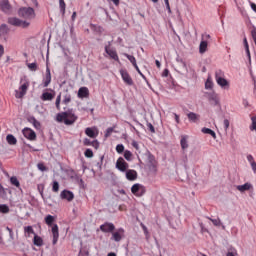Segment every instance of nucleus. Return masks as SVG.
Segmentation results:
<instances>
[{"label":"nucleus","mask_w":256,"mask_h":256,"mask_svg":"<svg viewBox=\"0 0 256 256\" xmlns=\"http://www.w3.org/2000/svg\"><path fill=\"white\" fill-rule=\"evenodd\" d=\"M77 119L78 117L75 115L73 109H68L67 111L56 115V121L58 123H64V125H73Z\"/></svg>","instance_id":"f257e3e1"},{"label":"nucleus","mask_w":256,"mask_h":256,"mask_svg":"<svg viewBox=\"0 0 256 256\" xmlns=\"http://www.w3.org/2000/svg\"><path fill=\"white\" fill-rule=\"evenodd\" d=\"M55 222V217L52 215H47L45 217V223L48 227H52V235H53V245H57V241H59V226L57 224H53Z\"/></svg>","instance_id":"f03ea898"},{"label":"nucleus","mask_w":256,"mask_h":256,"mask_svg":"<svg viewBox=\"0 0 256 256\" xmlns=\"http://www.w3.org/2000/svg\"><path fill=\"white\" fill-rule=\"evenodd\" d=\"M31 83L29 82V79L27 77H23L20 79V87L18 90H15V97L16 99H23L25 95H27V91L29 90V86Z\"/></svg>","instance_id":"7ed1b4c3"},{"label":"nucleus","mask_w":256,"mask_h":256,"mask_svg":"<svg viewBox=\"0 0 256 256\" xmlns=\"http://www.w3.org/2000/svg\"><path fill=\"white\" fill-rule=\"evenodd\" d=\"M215 79L219 87H221L222 89H229L230 84H229V81L225 79V73L223 71L217 70L215 72Z\"/></svg>","instance_id":"20e7f679"},{"label":"nucleus","mask_w":256,"mask_h":256,"mask_svg":"<svg viewBox=\"0 0 256 256\" xmlns=\"http://www.w3.org/2000/svg\"><path fill=\"white\" fill-rule=\"evenodd\" d=\"M205 96L207 97L209 103L214 107H221V98H219V94L217 92H206Z\"/></svg>","instance_id":"39448f33"},{"label":"nucleus","mask_w":256,"mask_h":256,"mask_svg":"<svg viewBox=\"0 0 256 256\" xmlns=\"http://www.w3.org/2000/svg\"><path fill=\"white\" fill-rule=\"evenodd\" d=\"M20 17L24 19H35V9L32 7H22L18 11Z\"/></svg>","instance_id":"423d86ee"},{"label":"nucleus","mask_w":256,"mask_h":256,"mask_svg":"<svg viewBox=\"0 0 256 256\" xmlns=\"http://www.w3.org/2000/svg\"><path fill=\"white\" fill-rule=\"evenodd\" d=\"M146 191L147 190L145 189V186H143L142 184H139V183H136L131 187V192L136 197H143V195H145Z\"/></svg>","instance_id":"0eeeda50"},{"label":"nucleus","mask_w":256,"mask_h":256,"mask_svg":"<svg viewBox=\"0 0 256 256\" xmlns=\"http://www.w3.org/2000/svg\"><path fill=\"white\" fill-rule=\"evenodd\" d=\"M8 23L9 25H13L14 27H23V28L29 27V22L23 21L15 17L9 18Z\"/></svg>","instance_id":"6e6552de"},{"label":"nucleus","mask_w":256,"mask_h":256,"mask_svg":"<svg viewBox=\"0 0 256 256\" xmlns=\"http://www.w3.org/2000/svg\"><path fill=\"white\" fill-rule=\"evenodd\" d=\"M116 169L121 173H125V171L129 169V163H127L123 157H119L116 161Z\"/></svg>","instance_id":"1a4fd4ad"},{"label":"nucleus","mask_w":256,"mask_h":256,"mask_svg":"<svg viewBox=\"0 0 256 256\" xmlns=\"http://www.w3.org/2000/svg\"><path fill=\"white\" fill-rule=\"evenodd\" d=\"M125 237V229L119 228L115 232H112V241H116V243H119L121 239Z\"/></svg>","instance_id":"9d476101"},{"label":"nucleus","mask_w":256,"mask_h":256,"mask_svg":"<svg viewBox=\"0 0 256 256\" xmlns=\"http://www.w3.org/2000/svg\"><path fill=\"white\" fill-rule=\"evenodd\" d=\"M85 134L87 137H90V139H97V137H99V129H97V127H88L85 129Z\"/></svg>","instance_id":"9b49d317"},{"label":"nucleus","mask_w":256,"mask_h":256,"mask_svg":"<svg viewBox=\"0 0 256 256\" xmlns=\"http://www.w3.org/2000/svg\"><path fill=\"white\" fill-rule=\"evenodd\" d=\"M120 75L125 85H133V79L129 76V72H127V70L121 69Z\"/></svg>","instance_id":"f8f14e48"},{"label":"nucleus","mask_w":256,"mask_h":256,"mask_svg":"<svg viewBox=\"0 0 256 256\" xmlns=\"http://www.w3.org/2000/svg\"><path fill=\"white\" fill-rule=\"evenodd\" d=\"M22 133L26 139H29V141H35V139H37V134L30 128H24Z\"/></svg>","instance_id":"ddd939ff"},{"label":"nucleus","mask_w":256,"mask_h":256,"mask_svg":"<svg viewBox=\"0 0 256 256\" xmlns=\"http://www.w3.org/2000/svg\"><path fill=\"white\" fill-rule=\"evenodd\" d=\"M41 100L42 101H53L55 99V91L54 90H44V92L41 95Z\"/></svg>","instance_id":"4468645a"},{"label":"nucleus","mask_w":256,"mask_h":256,"mask_svg":"<svg viewBox=\"0 0 256 256\" xmlns=\"http://www.w3.org/2000/svg\"><path fill=\"white\" fill-rule=\"evenodd\" d=\"M105 52L107 53L110 59H114V61H119V56L117 55V51L113 47L106 46Z\"/></svg>","instance_id":"2eb2a0df"},{"label":"nucleus","mask_w":256,"mask_h":256,"mask_svg":"<svg viewBox=\"0 0 256 256\" xmlns=\"http://www.w3.org/2000/svg\"><path fill=\"white\" fill-rule=\"evenodd\" d=\"M51 84V70L49 69V66L46 68V74L42 81V87H49Z\"/></svg>","instance_id":"dca6fc26"},{"label":"nucleus","mask_w":256,"mask_h":256,"mask_svg":"<svg viewBox=\"0 0 256 256\" xmlns=\"http://www.w3.org/2000/svg\"><path fill=\"white\" fill-rule=\"evenodd\" d=\"M100 230L103 233H113L115 231V225L113 223H104L100 226Z\"/></svg>","instance_id":"f3484780"},{"label":"nucleus","mask_w":256,"mask_h":256,"mask_svg":"<svg viewBox=\"0 0 256 256\" xmlns=\"http://www.w3.org/2000/svg\"><path fill=\"white\" fill-rule=\"evenodd\" d=\"M60 197L61 199H65L66 201H73V199H75V195L73 194V192L69 191V190H63L60 193Z\"/></svg>","instance_id":"a211bd4d"},{"label":"nucleus","mask_w":256,"mask_h":256,"mask_svg":"<svg viewBox=\"0 0 256 256\" xmlns=\"http://www.w3.org/2000/svg\"><path fill=\"white\" fill-rule=\"evenodd\" d=\"M180 146L182 151H186V149H189V136L188 135H182L180 137Z\"/></svg>","instance_id":"6ab92c4d"},{"label":"nucleus","mask_w":256,"mask_h":256,"mask_svg":"<svg viewBox=\"0 0 256 256\" xmlns=\"http://www.w3.org/2000/svg\"><path fill=\"white\" fill-rule=\"evenodd\" d=\"M126 179L128 181H136L137 180V171L133 169H128L125 171Z\"/></svg>","instance_id":"aec40b11"},{"label":"nucleus","mask_w":256,"mask_h":256,"mask_svg":"<svg viewBox=\"0 0 256 256\" xmlns=\"http://www.w3.org/2000/svg\"><path fill=\"white\" fill-rule=\"evenodd\" d=\"M237 191H240V193H245V191H251L253 189V184L246 182L243 185L236 186Z\"/></svg>","instance_id":"412c9836"},{"label":"nucleus","mask_w":256,"mask_h":256,"mask_svg":"<svg viewBox=\"0 0 256 256\" xmlns=\"http://www.w3.org/2000/svg\"><path fill=\"white\" fill-rule=\"evenodd\" d=\"M89 97V88L81 87L78 90V98L79 99H87Z\"/></svg>","instance_id":"4be33fe9"},{"label":"nucleus","mask_w":256,"mask_h":256,"mask_svg":"<svg viewBox=\"0 0 256 256\" xmlns=\"http://www.w3.org/2000/svg\"><path fill=\"white\" fill-rule=\"evenodd\" d=\"M0 7L5 13H7V11H11V4H9V0H0Z\"/></svg>","instance_id":"5701e85b"},{"label":"nucleus","mask_w":256,"mask_h":256,"mask_svg":"<svg viewBox=\"0 0 256 256\" xmlns=\"http://www.w3.org/2000/svg\"><path fill=\"white\" fill-rule=\"evenodd\" d=\"M213 87H215V83H213V78L211 76H208L207 80L205 81V89L206 91L213 90Z\"/></svg>","instance_id":"b1692460"},{"label":"nucleus","mask_w":256,"mask_h":256,"mask_svg":"<svg viewBox=\"0 0 256 256\" xmlns=\"http://www.w3.org/2000/svg\"><path fill=\"white\" fill-rule=\"evenodd\" d=\"M207 219H209V221H211L213 223L214 227H222V229L225 230V225H223V223H221V219H219V218L212 219L211 217H207Z\"/></svg>","instance_id":"393cba45"},{"label":"nucleus","mask_w":256,"mask_h":256,"mask_svg":"<svg viewBox=\"0 0 256 256\" xmlns=\"http://www.w3.org/2000/svg\"><path fill=\"white\" fill-rule=\"evenodd\" d=\"M201 132L204 133V135H211V137H213V139H217V134L215 133V131L211 130L210 128H202Z\"/></svg>","instance_id":"a878e982"},{"label":"nucleus","mask_w":256,"mask_h":256,"mask_svg":"<svg viewBox=\"0 0 256 256\" xmlns=\"http://www.w3.org/2000/svg\"><path fill=\"white\" fill-rule=\"evenodd\" d=\"M187 117L191 123H197L199 119V114H196L195 112H190L187 114Z\"/></svg>","instance_id":"bb28decb"},{"label":"nucleus","mask_w":256,"mask_h":256,"mask_svg":"<svg viewBox=\"0 0 256 256\" xmlns=\"http://www.w3.org/2000/svg\"><path fill=\"white\" fill-rule=\"evenodd\" d=\"M33 244L36 245V247H43V238L35 234Z\"/></svg>","instance_id":"cd10ccee"},{"label":"nucleus","mask_w":256,"mask_h":256,"mask_svg":"<svg viewBox=\"0 0 256 256\" xmlns=\"http://www.w3.org/2000/svg\"><path fill=\"white\" fill-rule=\"evenodd\" d=\"M24 235L25 237H31V235H35V230H33V226L24 227Z\"/></svg>","instance_id":"c85d7f7f"},{"label":"nucleus","mask_w":256,"mask_h":256,"mask_svg":"<svg viewBox=\"0 0 256 256\" xmlns=\"http://www.w3.org/2000/svg\"><path fill=\"white\" fill-rule=\"evenodd\" d=\"M6 141L8 145H17V138H15V136H13L12 134H8L6 136Z\"/></svg>","instance_id":"c756f323"},{"label":"nucleus","mask_w":256,"mask_h":256,"mask_svg":"<svg viewBox=\"0 0 256 256\" xmlns=\"http://www.w3.org/2000/svg\"><path fill=\"white\" fill-rule=\"evenodd\" d=\"M29 122L32 123L35 129H41V122L35 119V117L30 118Z\"/></svg>","instance_id":"7c9ffc66"},{"label":"nucleus","mask_w":256,"mask_h":256,"mask_svg":"<svg viewBox=\"0 0 256 256\" xmlns=\"http://www.w3.org/2000/svg\"><path fill=\"white\" fill-rule=\"evenodd\" d=\"M207 46H208L207 41L202 40V41L200 42V46H199V51H200V53H205V51H207Z\"/></svg>","instance_id":"2f4dec72"},{"label":"nucleus","mask_w":256,"mask_h":256,"mask_svg":"<svg viewBox=\"0 0 256 256\" xmlns=\"http://www.w3.org/2000/svg\"><path fill=\"white\" fill-rule=\"evenodd\" d=\"M10 209L7 204H0V213L7 215L9 213Z\"/></svg>","instance_id":"473e14b6"},{"label":"nucleus","mask_w":256,"mask_h":256,"mask_svg":"<svg viewBox=\"0 0 256 256\" xmlns=\"http://www.w3.org/2000/svg\"><path fill=\"white\" fill-rule=\"evenodd\" d=\"M10 183L11 185H14V187H21V183H19V180L17 179L16 176H12L10 178Z\"/></svg>","instance_id":"72a5a7b5"},{"label":"nucleus","mask_w":256,"mask_h":256,"mask_svg":"<svg viewBox=\"0 0 256 256\" xmlns=\"http://www.w3.org/2000/svg\"><path fill=\"white\" fill-rule=\"evenodd\" d=\"M9 33V28L7 27V25L2 24L0 26V35H7Z\"/></svg>","instance_id":"f704fd0d"},{"label":"nucleus","mask_w":256,"mask_h":256,"mask_svg":"<svg viewBox=\"0 0 256 256\" xmlns=\"http://www.w3.org/2000/svg\"><path fill=\"white\" fill-rule=\"evenodd\" d=\"M62 103H64V105H69V103H71V94L66 93L62 100Z\"/></svg>","instance_id":"c9c22d12"},{"label":"nucleus","mask_w":256,"mask_h":256,"mask_svg":"<svg viewBox=\"0 0 256 256\" xmlns=\"http://www.w3.org/2000/svg\"><path fill=\"white\" fill-rule=\"evenodd\" d=\"M124 159H126V161H131V159H133V153H131L129 150H125Z\"/></svg>","instance_id":"e433bc0d"},{"label":"nucleus","mask_w":256,"mask_h":256,"mask_svg":"<svg viewBox=\"0 0 256 256\" xmlns=\"http://www.w3.org/2000/svg\"><path fill=\"white\" fill-rule=\"evenodd\" d=\"M252 124L250 125V131H256V115L251 117Z\"/></svg>","instance_id":"4c0bfd02"},{"label":"nucleus","mask_w":256,"mask_h":256,"mask_svg":"<svg viewBox=\"0 0 256 256\" xmlns=\"http://www.w3.org/2000/svg\"><path fill=\"white\" fill-rule=\"evenodd\" d=\"M59 7H60L61 13L65 15V7H66L65 0H59Z\"/></svg>","instance_id":"58836bf2"},{"label":"nucleus","mask_w":256,"mask_h":256,"mask_svg":"<svg viewBox=\"0 0 256 256\" xmlns=\"http://www.w3.org/2000/svg\"><path fill=\"white\" fill-rule=\"evenodd\" d=\"M55 105H56V109H57L58 111H61V94H59V95L57 96Z\"/></svg>","instance_id":"ea45409f"},{"label":"nucleus","mask_w":256,"mask_h":256,"mask_svg":"<svg viewBox=\"0 0 256 256\" xmlns=\"http://www.w3.org/2000/svg\"><path fill=\"white\" fill-rule=\"evenodd\" d=\"M124 57H127V59L130 61V63H132V65H137V60H135V58L129 54H123Z\"/></svg>","instance_id":"a19ab883"},{"label":"nucleus","mask_w":256,"mask_h":256,"mask_svg":"<svg viewBox=\"0 0 256 256\" xmlns=\"http://www.w3.org/2000/svg\"><path fill=\"white\" fill-rule=\"evenodd\" d=\"M152 173H157V160H155V156H152Z\"/></svg>","instance_id":"79ce46f5"},{"label":"nucleus","mask_w":256,"mask_h":256,"mask_svg":"<svg viewBox=\"0 0 256 256\" xmlns=\"http://www.w3.org/2000/svg\"><path fill=\"white\" fill-rule=\"evenodd\" d=\"M52 191L54 193H59V182H57V181L53 182V184H52Z\"/></svg>","instance_id":"37998d69"},{"label":"nucleus","mask_w":256,"mask_h":256,"mask_svg":"<svg viewBox=\"0 0 256 256\" xmlns=\"http://www.w3.org/2000/svg\"><path fill=\"white\" fill-rule=\"evenodd\" d=\"M244 47L246 49L248 57H251V52L249 51V42H247V38H244Z\"/></svg>","instance_id":"c03bdc74"},{"label":"nucleus","mask_w":256,"mask_h":256,"mask_svg":"<svg viewBox=\"0 0 256 256\" xmlns=\"http://www.w3.org/2000/svg\"><path fill=\"white\" fill-rule=\"evenodd\" d=\"M116 151H117V153H119L121 155V153H123V151H125V146L123 144H118L116 146Z\"/></svg>","instance_id":"a18cd8bd"},{"label":"nucleus","mask_w":256,"mask_h":256,"mask_svg":"<svg viewBox=\"0 0 256 256\" xmlns=\"http://www.w3.org/2000/svg\"><path fill=\"white\" fill-rule=\"evenodd\" d=\"M236 255H237V250L235 248H230L226 254V256H236Z\"/></svg>","instance_id":"49530a36"},{"label":"nucleus","mask_w":256,"mask_h":256,"mask_svg":"<svg viewBox=\"0 0 256 256\" xmlns=\"http://www.w3.org/2000/svg\"><path fill=\"white\" fill-rule=\"evenodd\" d=\"M84 155H85V157H88V158H91V157H93V150H91V149H86V151L84 152Z\"/></svg>","instance_id":"de8ad7c7"},{"label":"nucleus","mask_w":256,"mask_h":256,"mask_svg":"<svg viewBox=\"0 0 256 256\" xmlns=\"http://www.w3.org/2000/svg\"><path fill=\"white\" fill-rule=\"evenodd\" d=\"M92 144H93V141H90L89 138H85L83 140V145H85L86 147H91Z\"/></svg>","instance_id":"09e8293b"},{"label":"nucleus","mask_w":256,"mask_h":256,"mask_svg":"<svg viewBox=\"0 0 256 256\" xmlns=\"http://www.w3.org/2000/svg\"><path fill=\"white\" fill-rule=\"evenodd\" d=\"M37 168L39 169V171H47V167L43 163H38Z\"/></svg>","instance_id":"8fccbe9b"},{"label":"nucleus","mask_w":256,"mask_h":256,"mask_svg":"<svg viewBox=\"0 0 256 256\" xmlns=\"http://www.w3.org/2000/svg\"><path fill=\"white\" fill-rule=\"evenodd\" d=\"M247 161L250 163V165H253V163H255V158L253 155L249 154L247 155Z\"/></svg>","instance_id":"3c124183"},{"label":"nucleus","mask_w":256,"mask_h":256,"mask_svg":"<svg viewBox=\"0 0 256 256\" xmlns=\"http://www.w3.org/2000/svg\"><path fill=\"white\" fill-rule=\"evenodd\" d=\"M164 3L166 5V9H167L169 15H171L172 11H171V6L169 5V0H164Z\"/></svg>","instance_id":"603ef678"},{"label":"nucleus","mask_w":256,"mask_h":256,"mask_svg":"<svg viewBox=\"0 0 256 256\" xmlns=\"http://www.w3.org/2000/svg\"><path fill=\"white\" fill-rule=\"evenodd\" d=\"M223 123H224V129H225V131H228L229 125H230L229 120H228V119H225Z\"/></svg>","instance_id":"864d4df0"},{"label":"nucleus","mask_w":256,"mask_h":256,"mask_svg":"<svg viewBox=\"0 0 256 256\" xmlns=\"http://www.w3.org/2000/svg\"><path fill=\"white\" fill-rule=\"evenodd\" d=\"M91 147H94V149H99V141L97 140L92 141Z\"/></svg>","instance_id":"5fc2aeb1"},{"label":"nucleus","mask_w":256,"mask_h":256,"mask_svg":"<svg viewBox=\"0 0 256 256\" xmlns=\"http://www.w3.org/2000/svg\"><path fill=\"white\" fill-rule=\"evenodd\" d=\"M132 147H134V149H136V151H139V143L137 141H132Z\"/></svg>","instance_id":"6e6d98bb"},{"label":"nucleus","mask_w":256,"mask_h":256,"mask_svg":"<svg viewBox=\"0 0 256 256\" xmlns=\"http://www.w3.org/2000/svg\"><path fill=\"white\" fill-rule=\"evenodd\" d=\"M142 229L144 231V235H146V237H148L149 236V230H147V226L142 224Z\"/></svg>","instance_id":"4d7b16f0"},{"label":"nucleus","mask_w":256,"mask_h":256,"mask_svg":"<svg viewBox=\"0 0 256 256\" xmlns=\"http://www.w3.org/2000/svg\"><path fill=\"white\" fill-rule=\"evenodd\" d=\"M113 133V128H108L105 133V137H109Z\"/></svg>","instance_id":"13d9d810"},{"label":"nucleus","mask_w":256,"mask_h":256,"mask_svg":"<svg viewBox=\"0 0 256 256\" xmlns=\"http://www.w3.org/2000/svg\"><path fill=\"white\" fill-rule=\"evenodd\" d=\"M30 71H37V65H28Z\"/></svg>","instance_id":"bf43d9fd"},{"label":"nucleus","mask_w":256,"mask_h":256,"mask_svg":"<svg viewBox=\"0 0 256 256\" xmlns=\"http://www.w3.org/2000/svg\"><path fill=\"white\" fill-rule=\"evenodd\" d=\"M6 231L9 232L10 239H13V229H11V228H9V227H6Z\"/></svg>","instance_id":"052dcab7"},{"label":"nucleus","mask_w":256,"mask_h":256,"mask_svg":"<svg viewBox=\"0 0 256 256\" xmlns=\"http://www.w3.org/2000/svg\"><path fill=\"white\" fill-rule=\"evenodd\" d=\"M250 166H251L253 173L256 175V162H254L253 164H250Z\"/></svg>","instance_id":"680f3d73"},{"label":"nucleus","mask_w":256,"mask_h":256,"mask_svg":"<svg viewBox=\"0 0 256 256\" xmlns=\"http://www.w3.org/2000/svg\"><path fill=\"white\" fill-rule=\"evenodd\" d=\"M162 77H169V70L165 69L162 73Z\"/></svg>","instance_id":"e2e57ef3"},{"label":"nucleus","mask_w":256,"mask_h":256,"mask_svg":"<svg viewBox=\"0 0 256 256\" xmlns=\"http://www.w3.org/2000/svg\"><path fill=\"white\" fill-rule=\"evenodd\" d=\"M3 53H5V48H3V45H0V57H3Z\"/></svg>","instance_id":"0e129e2a"},{"label":"nucleus","mask_w":256,"mask_h":256,"mask_svg":"<svg viewBox=\"0 0 256 256\" xmlns=\"http://www.w3.org/2000/svg\"><path fill=\"white\" fill-rule=\"evenodd\" d=\"M174 119H175L176 123H178V124L181 122L178 114L174 113Z\"/></svg>","instance_id":"69168bd1"},{"label":"nucleus","mask_w":256,"mask_h":256,"mask_svg":"<svg viewBox=\"0 0 256 256\" xmlns=\"http://www.w3.org/2000/svg\"><path fill=\"white\" fill-rule=\"evenodd\" d=\"M77 19V12H73L72 14V21H75Z\"/></svg>","instance_id":"338daca9"},{"label":"nucleus","mask_w":256,"mask_h":256,"mask_svg":"<svg viewBox=\"0 0 256 256\" xmlns=\"http://www.w3.org/2000/svg\"><path fill=\"white\" fill-rule=\"evenodd\" d=\"M107 256H117V254H115V253H113V252H110V253H108Z\"/></svg>","instance_id":"774afa93"}]
</instances>
